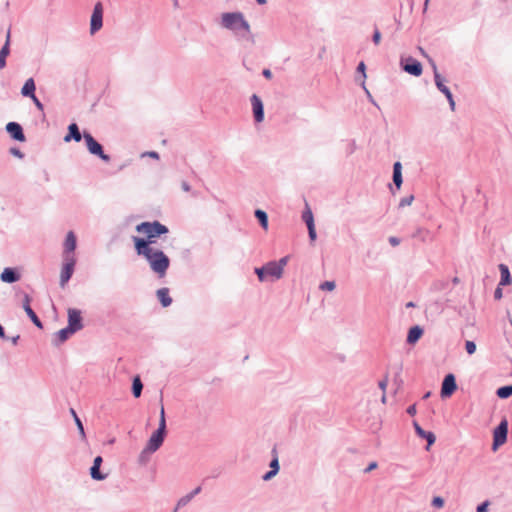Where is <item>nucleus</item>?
Wrapping results in <instances>:
<instances>
[{"label":"nucleus","mask_w":512,"mask_h":512,"mask_svg":"<svg viewBox=\"0 0 512 512\" xmlns=\"http://www.w3.org/2000/svg\"><path fill=\"white\" fill-rule=\"evenodd\" d=\"M488 505H489V502H488V501L483 502L482 504H480V505L477 507V512H486V511H487V508H488Z\"/></svg>","instance_id":"3c124183"},{"label":"nucleus","mask_w":512,"mask_h":512,"mask_svg":"<svg viewBox=\"0 0 512 512\" xmlns=\"http://www.w3.org/2000/svg\"><path fill=\"white\" fill-rule=\"evenodd\" d=\"M202 490L201 486H197L190 493L182 496L177 502V508H181L186 506L196 495H198Z\"/></svg>","instance_id":"a878e982"},{"label":"nucleus","mask_w":512,"mask_h":512,"mask_svg":"<svg viewBox=\"0 0 512 512\" xmlns=\"http://www.w3.org/2000/svg\"><path fill=\"white\" fill-rule=\"evenodd\" d=\"M83 135L80 133L79 127L76 123H71L68 126V134L64 137L65 142H70L72 139L76 142L81 141Z\"/></svg>","instance_id":"6ab92c4d"},{"label":"nucleus","mask_w":512,"mask_h":512,"mask_svg":"<svg viewBox=\"0 0 512 512\" xmlns=\"http://www.w3.org/2000/svg\"><path fill=\"white\" fill-rule=\"evenodd\" d=\"M157 297L163 307H168L172 303V298L169 295V289L166 287L160 288L156 292Z\"/></svg>","instance_id":"393cba45"},{"label":"nucleus","mask_w":512,"mask_h":512,"mask_svg":"<svg viewBox=\"0 0 512 512\" xmlns=\"http://www.w3.org/2000/svg\"><path fill=\"white\" fill-rule=\"evenodd\" d=\"M5 129L13 140L19 142H24L26 140L23 128L19 123L9 122Z\"/></svg>","instance_id":"4468645a"},{"label":"nucleus","mask_w":512,"mask_h":512,"mask_svg":"<svg viewBox=\"0 0 512 512\" xmlns=\"http://www.w3.org/2000/svg\"><path fill=\"white\" fill-rule=\"evenodd\" d=\"M142 156H148L154 159H159V154L155 151L145 152Z\"/></svg>","instance_id":"603ef678"},{"label":"nucleus","mask_w":512,"mask_h":512,"mask_svg":"<svg viewBox=\"0 0 512 512\" xmlns=\"http://www.w3.org/2000/svg\"><path fill=\"white\" fill-rule=\"evenodd\" d=\"M336 358L340 361V362H344L345 361V357L341 354H337L336 355Z\"/></svg>","instance_id":"69168bd1"},{"label":"nucleus","mask_w":512,"mask_h":512,"mask_svg":"<svg viewBox=\"0 0 512 512\" xmlns=\"http://www.w3.org/2000/svg\"><path fill=\"white\" fill-rule=\"evenodd\" d=\"M381 41V33L378 29H375L373 34V42L378 45Z\"/></svg>","instance_id":"09e8293b"},{"label":"nucleus","mask_w":512,"mask_h":512,"mask_svg":"<svg viewBox=\"0 0 512 512\" xmlns=\"http://www.w3.org/2000/svg\"><path fill=\"white\" fill-rule=\"evenodd\" d=\"M377 468V463L374 461V462H371L368 467L364 470L365 473H368L374 469Z\"/></svg>","instance_id":"6e6d98bb"},{"label":"nucleus","mask_w":512,"mask_h":512,"mask_svg":"<svg viewBox=\"0 0 512 512\" xmlns=\"http://www.w3.org/2000/svg\"><path fill=\"white\" fill-rule=\"evenodd\" d=\"M414 200V196L413 195H409L407 197H404L401 199L400 203H399V206L400 207H405V206H409L412 204Z\"/></svg>","instance_id":"a19ab883"},{"label":"nucleus","mask_w":512,"mask_h":512,"mask_svg":"<svg viewBox=\"0 0 512 512\" xmlns=\"http://www.w3.org/2000/svg\"><path fill=\"white\" fill-rule=\"evenodd\" d=\"M19 338H20V336H19V335L13 336V337L11 338V342H12V344H13V345H17Z\"/></svg>","instance_id":"e2e57ef3"},{"label":"nucleus","mask_w":512,"mask_h":512,"mask_svg":"<svg viewBox=\"0 0 512 512\" xmlns=\"http://www.w3.org/2000/svg\"><path fill=\"white\" fill-rule=\"evenodd\" d=\"M302 219L306 223L307 227L315 225L313 213L308 206H306V209L302 213Z\"/></svg>","instance_id":"2f4dec72"},{"label":"nucleus","mask_w":512,"mask_h":512,"mask_svg":"<svg viewBox=\"0 0 512 512\" xmlns=\"http://www.w3.org/2000/svg\"><path fill=\"white\" fill-rule=\"evenodd\" d=\"M22 308L26 312L27 316L30 318V320L33 322V324L38 327L42 328V322L37 316V314L34 312V310L31 308V297L27 294H23V300H22Z\"/></svg>","instance_id":"9d476101"},{"label":"nucleus","mask_w":512,"mask_h":512,"mask_svg":"<svg viewBox=\"0 0 512 512\" xmlns=\"http://www.w3.org/2000/svg\"><path fill=\"white\" fill-rule=\"evenodd\" d=\"M152 453H153L152 451H147V447H145L139 455V459H138L139 463L145 464L148 461L149 455Z\"/></svg>","instance_id":"e433bc0d"},{"label":"nucleus","mask_w":512,"mask_h":512,"mask_svg":"<svg viewBox=\"0 0 512 512\" xmlns=\"http://www.w3.org/2000/svg\"><path fill=\"white\" fill-rule=\"evenodd\" d=\"M10 53V30L7 32L6 41L3 47L0 49V69L6 66V58Z\"/></svg>","instance_id":"412c9836"},{"label":"nucleus","mask_w":512,"mask_h":512,"mask_svg":"<svg viewBox=\"0 0 512 512\" xmlns=\"http://www.w3.org/2000/svg\"><path fill=\"white\" fill-rule=\"evenodd\" d=\"M288 262V256L282 257L279 261H276V266L280 268V270L283 272L284 267L286 266Z\"/></svg>","instance_id":"c03bdc74"},{"label":"nucleus","mask_w":512,"mask_h":512,"mask_svg":"<svg viewBox=\"0 0 512 512\" xmlns=\"http://www.w3.org/2000/svg\"><path fill=\"white\" fill-rule=\"evenodd\" d=\"M165 436L166 429L158 427L157 430L152 433L146 444L147 451L156 452L162 446Z\"/></svg>","instance_id":"6e6552de"},{"label":"nucleus","mask_w":512,"mask_h":512,"mask_svg":"<svg viewBox=\"0 0 512 512\" xmlns=\"http://www.w3.org/2000/svg\"><path fill=\"white\" fill-rule=\"evenodd\" d=\"M32 101L34 102L36 108L40 111H43L44 110V106L43 104L40 102V100L36 97V95L34 96V98H31Z\"/></svg>","instance_id":"8fccbe9b"},{"label":"nucleus","mask_w":512,"mask_h":512,"mask_svg":"<svg viewBox=\"0 0 512 512\" xmlns=\"http://www.w3.org/2000/svg\"><path fill=\"white\" fill-rule=\"evenodd\" d=\"M133 242L137 255L145 258L152 272L158 278L165 277L170 266L169 257L162 250L149 246V241L143 240L141 237L134 236Z\"/></svg>","instance_id":"f257e3e1"},{"label":"nucleus","mask_w":512,"mask_h":512,"mask_svg":"<svg viewBox=\"0 0 512 512\" xmlns=\"http://www.w3.org/2000/svg\"><path fill=\"white\" fill-rule=\"evenodd\" d=\"M77 247V238L73 231H69L66 234L65 241L63 244V258H76L74 251Z\"/></svg>","instance_id":"1a4fd4ad"},{"label":"nucleus","mask_w":512,"mask_h":512,"mask_svg":"<svg viewBox=\"0 0 512 512\" xmlns=\"http://www.w3.org/2000/svg\"><path fill=\"white\" fill-rule=\"evenodd\" d=\"M465 349L469 355H472L476 352V344L473 341H466Z\"/></svg>","instance_id":"58836bf2"},{"label":"nucleus","mask_w":512,"mask_h":512,"mask_svg":"<svg viewBox=\"0 0 512 512\" xmlns=\"http://www.w3.org/2000/svg\"><path fill=\"white\" fill-rule=\"evenodd\" d=\"M403 69L405 72L414 76H420L422 74L421 63L411 57L406 59V63L403 64Z\"/></svg>","instance_id":"dca6fc26"},{"label":"nucleus","mask_w":512,"mask_h":512,"mask_svg":"<svg viewBox=\"0 0 512 512\" xmlns=\"http://www.w3.org/2000/svg\"><path fill=\"white\" fill-rule=\"evenodd\" d=\"M181 188L183 189V191L185 192H190L191 191V186L189 185L188 182L186 181H182L181 183Z\"/></svg>","instance_id":"5fc2aeb1"},{"label":"nucleus","mask_w":512,"mask_h":512,"mask_svg":"<svg viewBox=\"0 0 512 512\" xmlns=\"http://www.w3.org/2000/svg\"><path fill=\"white\" fill-rule=\"evenodd\" d=\"M74 333H76L74 331V329H71L70 327L66 326L65 328L59 330L56 334H55V338H54V344L55 345H60L62 343H64L66 340H68L70 338L71 335H73Z\"/></svg>","instance_id":"aec40b11"},{"label":"nucleus","mask_w":512,"mask_h":512,"mask_svg":"<svg viewBox=\"0 0 512 512\" xmlns=\"http://www.w3.org/2000/svg\"><path fill=\"white\" fill-rule=\"evenodd\" d=\"M381 402H382L383 404H385V403H386V393H385V392L383 393V395H382V397H381Z\"/></svg>","instance_id":"338daca9"},{"label":"nucleus","mask_w":512,"mask_h":512,"mask_svg":"<svg viewBox=\"0 0 512 512\" xmlns=\"http://www.w3.org/2000/svg\"><path fill=\"white\" fill-rule=\"evenodd\" d=\"M336 287V284L334 281H325L323 283L320 284L319 288L321 290H327V291H332L334 290Z\"/></svg>","instance_id":"4c0bfd02"},{"label":"nucleus","mask_w":512,"mask_h":512,"mask_svg":"<svg viewBox=\"0 0 512 512\" xmlns=\"http://www.w3.org/2000/svg\"><path fill=\"white\" fill-rule=\"evenodd\" d=\"M255 274L258 276L259 281L264 282L267 280L265 266L255 268Z\"/></svg>","instance_id":"c9c22d12"},{"label":"nucleus","mask_w":512,"mask_h":512,"mask_svg":"<svg viewBox=\"0 0 512 512\" xmlns=\"http://www.w3.org/2000/svg\"><path fill=\"white\" fill-rule=\"evenodd\" d=\"M508 423L506 420L501 421L493 432L492 450L496 451L499 446L503 445L507 440Z\"/></svg>","instance_id":"0eeeda50"},{"label":"nucleus","mask_w":512,"mask_h":512,"mask_svg":"<svg viewBox=\"0 0 512 512\" xmlns=\"http://www.w3.org/2000/svg\"><path fill=\"white\" fill-rule=\"evenodd\" d=\"M433 70H434V78H435V84L437 88L443 93V89H449L445 84L442 76L439 74L436 65L432 64Z\"/></svg>","instance_id":"7c9ffc66"},{"label":"nucleus","mask_w":512,"mask_h":512,"mask_svg":"<svg viewBox=\"0 0 512 512\" xmlns=\"http://www.w3.org/2000/svg\"><path fill=\"white\" fill-rule=\"evenodd\" d=\"M20 277V273L15 268L10 267L5 268L0 275L1 281L9 284L19 281Z\"/></svg>","instance_id":"f3484780"},{"label":"nucleus","mask_w":512,"mask_h":512,"mask_svg":"<svg viewBox=\"0 0 512 512\" xmlns=\"http://www.w3.org/2000/svg\"><path fill=\"white\" fill-rule=\"evenodd\" d=\"M68 327L74 329L75 332L83 328L81 311L76 308H69L68 311Z\"/></svg>","instance_id":"9b49d317"},{"label":"nucleus","mask_w":512,"mask_h":512,"mask_svg":"<svg viewBox=\"0 0 512 512\" xmlns=\"http://www.w3.org/2000/svg\"><path fill=\"white\" fill-rule=\"evenodd\" d=\"M70 411H71V414H72V416L74 418L75 424H76V426L78 428V431H79L82 439H85L86 438V434H85L84 426L82 424L81 419L78 417V415L76 414L74 409H71Z\"/></svg>","instance_id":"473e14b6"},{"label":"nucleus","mask_w":512,"mask_h":512,"mask_svg":"<svg viewBox=\"0 0 512 512\" xmlns=\"http://www.w3.org/2000/svg\"><path fill=\"white\" fill-rule=\"evenodd\" d=\"M357 69H358L359 72H362L363 75L365 76V73H364V71H365V64H364V62H360L358 67H357Z\"/></svg>","instance_id":"680f3d73"},{"label":"nucleus","mask_w":512,"mask_h":512,"mask_svg":"<svg viewBox=\"0 0 512 512\" xmlns=\"http://www.w3.org/2000/svg\"><path fill=\"white\" fill-rule=\"evenodd\" d=\"M388 385V376L386 375L382 380L379 381L378 386L384 392H386V388Z\"/></svg>","instance_id":"49530a36"},{"label":"nucleus","mask_w":512,"mask_h":512,"mask_svg":"<svg viewBox=\"0 0 512 512\" xmlns=\"http://www.w3.org/2000/svg\"><path fill=\"white\" fill-rule=\"evenodd\" d=\"M76 265V258H63V265L60 273V286L64 288L71 279Z\"/></svg>","instance_id":"423d86ee"},{"label":"nucleus","mask_w":512,"mask_h":512,"mask_svg":"<svg viewBox=\"0 0 512 512\" xmlns=\"http://www.w3.org/2000/svg\"><path fill=\"white\" fill-rule=\"evenodd\" d=\"M264 266L267 278L271 277L274 280H278L282 277L283 272L276 266V261H270Z\"/></svg>","instance_id":"a211bd4d"},{"label":"nucleus","mask_w":512,"mask_h":512,"mask_svg":"<svg viewBox=\"0 0 512 512\" xmlns=\"http://www.w3.org/2000/svg\"><path fill=\"white\" fill-rule=\"evenodd\" d=\"M255 217L257 218V220L259 221L261 227L265 230L268 229V215L265 211L261 210V209H257L255 210Z\"/></svg>","instance_id":"c756f323"},{"label":"nucleus","mask_w":512,"mask_h":512,"mask_svg":"<svg viewBox=\"0 0 512 512\" xmlns=\"http://www.w3.org/2000/svg\"><path fill=\"white\" fill-rule=\"evenodd\" d=\"M9 152L10 154H12L13 156L19 158V159H23L24 158V153L21 152L20 149L16 148V147H11L9 149Z\"/></svg>","instance_id":"79ce46f5"},{"label":"nucleus","mask_w":512,"mask_h":512,"mask_svg":"<svg viewBox=\"0 0 512 512\" xmlns=\"http://www.w3.org/2000/svg\"><path fill=\"white\" fill-rule=\"evenodd\" d=\"M35 90H36L35 81L33 78H29L25 81V83L21 89V94L24 97L34 98Z\"/></svg>","instance_id":"4be33fe9"},{"label":"nucleus","mask_w":512,"mask_h":512,"mask_svg":"<svg viewBox=\"0 0 512 512\" xmlns=\"http://www.w3.org/2000/svg\"><path fill=\"white\" fill-rule=\"evenodd\" d=\"M456 389L457 385L454 375H446L441 387V396L443 398L450 397L456 391Z\"/></svg>","instance_id":"ddd939ff"},{"label":"nucleus","mask_w":512,"mask_h":512,"mask_svg":"<svg viewBox=\"0 0 512 512\" xmlns=\"http://www.w3.org/2000/svg\"><path fill=\"white\" fill-rule=\"evenodd\" d=\"M389 242H390V243H391V245H393V246H397V245L400 243L399 239H398V238H396V237H390V238H389Z\"/></svg>","instance_id":"052dcab7"},{"label":"nucleus","mask_w":512,"mask_h":512,"mask_svg":"<svg viewBox=\"0 0 512 512\" xmlns=\"http://www.w3.org/2000/svg\"><path fill=\"white\" fill-rule=\"evenodd\" d=\"M432 505L436 508H442L444 506V500L443 498L437 496L434 497L432 500Z\"/></svg>","instance_id":"37998d69"},{"label":"nucleus","mask_w":512,"mask_h":512,"mask_svg":"<svg viewBox=\"0 0 512 512\" xmlns=\"http://www.w3.org/2000/svg\"><path fill=\"white\" fill-rule=\"evenodd\" d=\"M136 231L139 233H144L146 238L143 240L149 241V246L154 244L155 238L160 237L161 235L167 234L169 229L164 224L159 221L153 222H142L136 226Z\"/></svg>","instance_id":"7ed1b4c3"},{"label":"nucleus","mask_w":512,"mask_h":512,"mask_svg":"<svg viewBox=\"0 0 512 512\" xmlns=\"http://www.w3.org/2000/svg\"><path fill=\"white\" fill-rule=\"evenodd\" d=\"M83 139L91 155L97 156L105 163L110 162V156L104 152L103 146L90 133L84 132Z\"/></svg>","instance_id":"20e7f679"},{"label":"nucleus","mask_w":512,"mask_h":512,"mask_svg":"<svg viewBox=\"0 0 512 512\" xmlns=\"http://www.w3.org/2000/svg\"><path fill=\"white\" fill-rule=\"evenodd\" d=\"M499 270L501 274V279L499 282V286H505L511 284V275L508 266L505 264L499 265Z\"/></svg>","instance_id":"bb28decb"},{"label":"nucleus","mask_w":512,"mask_h":512,"mask_svg":"<svg viewBox=\"0 0 512 512\" xmlns=\"http://www.w3.org/2000/svg\"><path fill=\"white\" fill-rule=\"evenodd\" d=\"M5 337H6V335H5L4 328H3V326L0 324V338L5 339Z\"/></svg>","instance_id":"0e129e2a"},{"label":"nucleus","mask_w":512,"mask_h":512,"mask_svg":"<svg viewBox=\"0 0 512 512\" xmlns=\"http://www.w3.org/2000/svg\"><path fill=\"white\" fill-rule=\"evenodd\" d=\"M103 462L101 456H96L93 461V465L90 468V475L93 480L102 481L106 479L107 474H104L100 471V466Z\"/></svg>","instance_id":"2eb2a0df"},{"label":"nucleus","mask_w":512,"mask_h":512,"mask_svg":"<svg viewBox=\"0 0 512 512\" xmlns=\"http://www.w3.org/2000/svg\"><path fill=\"white\" fill-rule=\"evenodd\" d=\"M250 101L255 122H262L264 120V105L261 98L258 95L253 94L250 98Z\"/></svg>","instance_id":"f8f14e48"},{"label":"nucleus","mask_w":512,"mask_h":512,"mask_svg":"<svg viewBox=\"0 0 512 512\" xmlns=\"http://www.w3.org/2000/svg\"><path fill=\"white\" fill-rule=\"evenodd\" d=\"M494 297L496 300H500L502 298V289L498 286L494 292Z\"/></svg>","instance_id":"864d4df0"},{"label":"nucleus","mask_w":512,"mask_h":512,"mask_svg":"<svg viewBox=\"0 0 512 512\" xmlns=\"http://www.w3.org/2000/svg\"><path fill=\"white\" fill-rule=\"evenodd\" d=\"M220 25L222 28L231 31L234 36L242 40H251V28L242 12H226L221 15Z\"/></svg>","instance_id":"f03ea898"},{"label":"nucleus","mask_w":512,"mask_h":512,"mask_svg":"<svg viewBox=\"0 0 512 512\" xmlns=\"http://www.w3.org/2000/svg\"><path fill=\"white\" fill-rule=\"evenodd\" d=\"M423 335V329L416 325L409 329L408 335H407V343L409 344H415Z\"/></svg>","instance_id":"5701e85b"},{"label":"nucleus","mask_w":512,"mask_h":512,"mask_svg":"<svg viewBox=\"0 0 512 512\" xmlns=\"http://www.w3.org/2000/svg\"><path fill=\"white\" fill-rule=\"evenodd\" d=\"M262 75L266 78V79H271L272 78V72L270 69H264L262 71Z\"/></svg>","instance_id":"13d9d810"},{"label":"nucleus","mask_w":512,"mask_h":512,"mask_svg":"<svg viewBox=\"0 0 512 512\" xmlns=\"http://www.w3.org/2000/svg\"><path fill=\"white\" fill-rule=\"evenodd\" d=\"M401 169H402L401 163L395 162L394 166H393V181L398 189L401 187V184H402Z\"/></svg>","instance_id":"cd10ccee"},{"label":"nucleus","mask_w":512,"mask_h":512,"mask_svg":"<svg viewBox=\"0 0 512 512\" xmlns=\"http://www.w3.org/2000/svg\"><path fill=\"white\" fill-rule=\"evenodd\" d=\"M273 453H276V449H273ZM270 470H273L275 472H279L280 465L277 454H275L274 458L271 460L269 464Z\"/></svg>","instance_id":"f704fd0d"},{"label":"nucleus","mask_w":512,"mask_h":512,"mask_svg":"<svg viewBox=\"0 0 512 512\" xmlns=\"http://www.w3.org/2000/svg\"><path fill=\"white\" fill-rule=\"evenodd\" d=\"M407 413L414 416L416 414V406L415 405L409 406L407 409Z\"/></svg>","instance_id":"bf43d9fd"},{"label":"nucleus","mask_w":512,"mask_h":512,"mask_svg":"<svg viewBox=\"0 0 512 512\" xmlns=\"http://www.w3.org/2000/svg\"><path fill=\"white\" fill-rule=\"evenodd\" d=\"M103 26V6L101 2L94 5L93 12L90 18V34L94 35Z\"/></svg>","instance_id":"39448f33"},{"label":"nucleus","mask_w":512,"mask_h":512,"mask_svg":"<svg viewBox=\"0 0 512 512\" xmlns=\"http://www.w3.org/2000/svg\"><path fill=\"white\" fill-rule=\"evenodd\" d=\"M159 428H163V429H166V418H165V410H164V407L161 406V409H160V419H159V425H158Z\"/></svg>","instance_id":"ea45409f"},{"label":"nucleus","mask_w":512,"mask_h":512,"mask_svg":"<svg viewBox=\"0 0 512 512\" xmlns=\"http://www.w3.org/2000/svg\"><path fill=\"white\" fill-rule=\"evenodd\" d=\"M307 229H308V235H309L310 240L315 241V239L317 237L315 225L309 226V227H307Z\"/></svg>","instance_id":"a18cd8bd"},{"label":"nucleus","mask_w":512,"mask_h":512,"mask_svg":"<svg viewBox=\"0 0 512 512\" xmlns=\"http://www.w3.org/2000/svg\"><path fill=\"white\" fill-rule=\"evenodd\" d=\"M496 394L501 399L510 397L512 395V385L498 388Z\"/></svg>","instance_id":"72a5a7b5"},{"label":"nucleus","mask_w":512,"mask_h":512,"mask_svg":"<svg viewBox=\"0 0 512 512\" xmlns=\"http://www.w3.org/2000/svg\"><path fill=\"white\" fill-rule=\"evenodd\" d=\"M256 2L260 5L266 4L267 0H256Z\"/></svg>","instance_id":"774afa93"},{"label":"nucleus","mask_w":512,"mask_h":512,"mask_svg":"<svg viewBox=\"0 0 512 512\" xmlns=\"http://www.w3.org/2000/svg\"><path fill=\"white\" fill-rule=\"evenodd\" d=\"M278 473L273 471V470H269L268 472H266L263 476H262V479L264 481H269L271 480L274 476H276Z\"/></svg>","instance_id":"de8ad7c7"},{"label":"nucleus","mask_w":512,"mask_h":512,"mask_svg":"<svg viewBox=\"0 0 512 512\" xmlns=\"http://www.w3.org/2000/svg\"><path fill=\"white\" fill-rule=\"evenodd\" d=\"M413 425H414L417 435L422 438H425L427 440L428 446H431L432 444H434L435 435L432 432H426L425 430H423L421 428V426L416 421H414ZM427 449H429V447H427Z\"/></svg>","instance_id":"b1692460"},{"label":"nucleus","mask_w":512,"mask_h":512,"mask_svg":"<svg viewBox=\"0 0 512 512\" xmlns=\"http://www.w3.org/2000/svg\"><path fill=\"white\" fill-rule=\"evenodd\" d=\"M443 94L446 96L449 102H452L453 96L449 89H443Z\"/></svg>","instance_id":"4d7b16f0"},{"label":"nucleus","mask_w":512,"mask_h":512,"mask_svg":"<svg viewBox=\"0 0 512 512\" xmlns=\"http://www.w3.org/2000/svg\"><path fill=\"white\" fill-rule=\"evenodd\" d=\"M143 384L139 376H135L132 382V394L135 398H139L142 394Z\"/></svg>","instance_id":"c85d7f7f"}]
</instances>
